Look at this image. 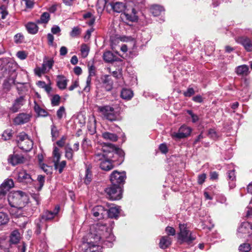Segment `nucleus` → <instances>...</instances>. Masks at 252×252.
<instances>
[{
  "instance_id": "1",
  "label": "nucleus",
  "mask_w": 252,
  "mask_h": 252,
  "mask_svg": "<svg viewBox=\"0 0 252 252\" xmlns=\"http://www.w3.org/2000/svg\"><path fill=\"white\" fill-rule=\"evenodd\" d=\"M124 158V152L111 144H104L101 150H97L94 155V161H100V168L105 171H110L114 168L113 162L118 161L117 164L122 163Z\"/></svg>"
},
{
  "instance_id": "2",
  "label": "nucleus",
  "mask_w": 252,
  "mask_h": 252,
  "mask_svg": "<svg viewBox=\"0 0 252 252\" xmlns=\"http://www.w3.org/2000/svg\"><path fill=\"white\" fill-rule=\"evenodd\" d=\"M88 239L83 245L88 248L85 252H99L98 243L109 242L114 240V236L111 233V228L105 223H97L90 227V233L88 235Z\"/></svg>"
},
{
  "instance_id": "3",
  "label": "nucleus",
  "mask_w": 252,
  "mask_h": 252,
  "mask_svg": "<svg viewBox=\"0 0 252 252\" xmlns=\"http://www.w3.org/2000/svg\"><path fill=\"white\" fill-rule=\"evenodd\" d=\"M7 199L9 205L15 208L16 217L28 216L32 214L26 211L28 210L26 208L29 202V197L25 193L21 191L11 192L8 194Z\"/></svg>"
},
{
  "instance_id": "4",
  "label": "nucleus",
  "mask_w": 252,
  "mask_h": 252,
  "mask_svg": "<svg viewBox=\"0 0 252 252\" xmlns=\"http://www.w3.org/2000/svg\"><path fill=\"white\" fill-rule=\"evenodd\" d=\"M179 232L177 234L178 239L181 243H186L190 245L196 239V235L189 229L187 224L180 223L179 225Z\"/></svg>"
},
{
  "instance_id": "5",
  "label": "nucleus",
  "mask_w": 252,
  "mask_h": 252,
  "mask_svg": "<svg viewBox=\"0 0 252 252\" xmlns=\"http://www.w3.org/2000/svg\"><path fill=\"white\" fill-rule=\"evenodd\" d=\"M95 108L97 109V112L100 113L105 119L110 121L117 120V115L113 107L109 105H96L95 106Z\"/></svg>"
},
{
  "instance_id": "6",
  "label": "nucleus",
  "mask_w": 252,
  "mask_h": 252,
  "mask_svg": "<svg viewBox=\"0 0 252 252\" xmlns=\"http://www.w3.org/2000/svg\"><path fill=\"white\" fill-rule=\"evenodd\" d=\"M106 197L112 200H116L121 199L122 197V189L119 185H112L105 190Z\"/></svg>"
},
{
  "instance_id": "7",
  "label": "nucleus",
  "mask_w": 252,
  "mask_h": 252,
  "mask_svg": "<svg viewBox=\"0 0 252 252\" xmlns=\"http://www.w3.org/2000/svg\"><path fill=\"white\" fill-rule=\"evenodd\" d=\"M98 3H102L103 8H108V6H110L111 9H112L114 12L117 13H121L124 11L126 8V5L125 3L122 2H113L110 3H107L106 0H99Z\"/></svg>"
},
{
  "instance_id": "8",
  "label": "nucleus",
  "mask_w": 252,
  "mask_h": 252,
  "mask_svg": "<svg viewBox=\"0 0 252 252\" xmlns=\"http://www.w3.org/2000/svg\"><path fill=\"white\" fill-rule=\"evenodd\" d=\"M251 35L252 37L243 35L235 39L237 43L241 44L248 52L252 51V32H251Z\"/></svg>"
},
{
  "instance_id": "9",
  "label": "nucleus",
  "mask_w": 252,
  "mask_h": 252,
  "mask_svg": "<svg viewBox=\"0 0 252 252\" xmlns=\"http://www.w3.org/2000/svg\"><path fill=\"white\" fill-rule=\"evenodd\" d=\"M252 233V224L245 221L241 223L237 230V236L239 238H245Z\"/></svg>"
},
{
  "instance_id": "10",
  "label": "nucleus",
  "mask_w": 252,
  "mask_h": 252,
  "mask_svg": "<svg viewBox=\"0 0 252 252\" xmlns=\"http://www.w3.org/2000/svg\"><path fill=\"white\" fill-rule=\"evenodd\" d=\"M191 132L190 127L182 126H181L178 132H174L171 134V137L176 140L184 138L190 135Z\"/></svg>"
},
{
  "instance_id": "11",
  "label": "nucleus",
  "mask_w": 252,
  "mask_h": 252,
  "mask_svg": "<svg viewBox=\"0 0 252 252\" xmlns=\"http://www.w3.org/2000/svg\"><path fill=\"white\" fill-rule=\"evenodd\" d=\"M110 178L112 184L120 186L121 184H123L125 182L126 178V173L115 170L111 174Z\"/></svg>"
},
{
  "instance_id": "12",
  "label": "nucleus",
  "mask_w": 252,
  "mask_h": 252,
  "mask_svg": "<svg viewBox=\"0 0 252 252\" xmlns=\"http://www.w3.org/2000/svg\"><path fill=\"white\" fill-rule=\"evenodd\" d=\"M79 149V143L76 142L72 148L69 144H67L65 147V157L68 160H72L73 157L74 152H77Z\"/></svg>"
},
{
  "instance_id": "13",
  "label": "nucleus",
  "mask_w": 252,
  "mask_h": 252,
  "mask_svg": "<svg viewBox=\"0 0 252 252\" xmlns=\"http://www.w3.org/2000/svg\"><path fill=\"white\" fill-rule=\"evenodd\" d=\"M93 216L97 219H101L104 218L106 215V210L100 205L95 206L92 210Z\"/></svg>"
},
{
  "instance_id": "14",
  "label": "nucleus",
  "mask_w": 252,
  "mask_h": 252,
  "mask_svg": "<svg viewBox=\"0 0 252 252\" xmlns=\"http://www.w3.org/2000/svg\"><path fill=\"white\" fill-rule=\"evenodd\" d=\"M25 102L24 97L21 96L14 100L12 106L9 108V110L13 113L17 112L24 104Z\"/></svg>"
},
{
  "instance_id": "15",
  "label": "nucleus",
  "mask_w": 252,
  "mask_h": 252,
  "mask_svg": "<svg viewBox=\"0 0 252 252\" xmlns=\"http://www.w3.org/2000/svg\"><path fill=\"white\" fill-rule=\"evenodd\" d=\"M17 179L20 182L25 183H30L32 181L31 176L25 170H21L18 172Z\"/></svg>"
},
{
  "instance_id": "16",
  "label": "nucleus",
  "mask_w": 252,
  "mask_h": 252,
  "mask_svg": "<svg viewBox=\"0 0 252 252\" xmlns=\"http://www.w3.org/2000/svg\"><path fill=\"white\" fill-rule=\"evenodd\" d=\"M101 80L103 87L105 88L107 91H109L112 90L113 88V81L111 79V77L110 75H103L101 77Z\"/></svg>"
},
{
  "instance_id": "17",
  "label": "nucleus",
  "mask_w": 252,
  "mask_h": 252,
  "mask_svg": "<svg viewBox=\"0 0 252 252\" xmlns=\"http://www.w3.org/2000/svg\"><path fill=\"white\" fill-rule=\"evenodd\" d=\"M229 170L227 173V180L230 181L231 182H229V187L231 189H233L235 186V184L234 181L235 180L236 176L235 175V170L233 168V164H230L228 165Z\"/></svg>"
},
{
  "instance_id": "18",
  "label": "nucleus",
  "mask_w": 252,
  "mask_h": 252,
  "mask_svg": "<svg viewBox=\"0 0 252 252\" xmlns=\"http://www.w3.org/2000/svg\"><path fill=\"white\" fill-rule=\"evenodd\" d=\"M30 120L29 115L25 113L19 114L14 120V122L16 125H23L28 123Z\"/></svg>"
},
{
  "instance_id": "19",
  "label": "nucleus",
  "mask_w": 252,
  "mask_h": 252,
  "mask_svg": "<svg viewBox=\"0 0 252 252\" xmlns=\"http://www.w3.org/2000/svg\"><path fill=\"white\" fill-rule=\"evenodd\" d=\"M18 146L23 151L28 152L32 149L33 147V142L28 137V138H26L25 140L20 142Z\"/></svg>"
},
{
  "instance_id": "20",
  "label": "nucleus",
  "mask_w": 252,
  "mask_h": 252,
  "mask_svg": "<svg viewBox=\"0 0 252 252\" xmlns=\"http://www.w3.org/2000/svg\"><path fill=\"white\" fill-rule=\"evenodd\" d=\"M95 68L94 65H91L89 67V75L88 76L86 80V85L84 88V91L89 92L90 91V85L91 83V76L95 75Z\"/></svg>"
},
{
  "instance_id": "21",
  "label": "nucleus",
  "mask_w": 252,
  "mask_h": 252,
  "mask_svg": "<svg viewBox=\"0 0 252 252\" xmlns=\"http://www.w3.org/2000/svg\"><path fill=\"white\" fill-rule=\"evenodd\" d=\"M249 68L247 65L243 64L237 66L235 69V73L239 76H247L249 74Z\"/></svg>"
},
{
  "instance_id": "22",
  "label": "nucleus",
  "mask_w": 252,
  "mask_h": 252,
  "mask_svg": "<svg viewBox=\"0 0 252 252\" xmlns=\"http://www.w3.org/2000/svg\"><path fill=\"white\" fill-rule=\"evenodd\" d=\"M24 160V158L22 155L15 154L10 156L8 159L9 162L13 165L23 163Z\"/></svg>"
},
{
  "instance_id": "23",
  "label": "nucleus",
  "mask_w": 252,
  "mask_h": 252,
  "mask_svg": "<svg viewBox=\"0 0 252 252\" xmlns=\"http://www.w3.org/2000/svg\"><path fill=\"white\" fill-rule=\"evenodd\" d=\"M60 207L59 206H57L53 212L48 211H45L42 216V219L47 220H52L58 213Z\"/></svg>"
},
{
  "instance_id": "24",
  "label": "nucleus",
  "mask_w": 252,
  "mask_h": 252,
  "mask_svg": "<svg viewBox=\"0 0 252 252\" xmlns=\"http://www.w3.org/2000/svg\"><path fill=\"white\" fill-rule=\"evenodd\" d=\"M68 80L63 75H58L57 77V85L61 90H64L66 88Z\"/></svg>"
},
{
  "instance_id": "25",
  "label": "nucleus",
  "mask_w": 252,
  "mask_h": 252,
  "mask_svg": "<svg viewBox=\"0 0 252 252\" xmlns=\"http://www.w3.org/2000/svg\"><path fill=\"white\" fill-rule=\"evenodd\" d=\"M171 242L172 239L170 237L164 236L160 240L159 246L162 249H165L171 244Z\"/></svg>"
},
{
  "instance_id": "26",
  "label": "nucleus",
  "mask_w": 252,
  "mask_h": 252,
  "mask_svg": "<svg viewBox=\"0 0 252 252\" xmlns=\"http://www.w3.org/2000/svg\"><path fill=\"white\" fill-rule=\"evenodd\" d=\"M120 208L118 206L111 207L108 210H106V214L110 218L116 219L119 216Z\"/></svg>"
},
{
  "instance_id": "27",
  "label": "nucleus",
  "mask_w": 252,
  "mask_h": 252,
  "mask_svg": "<svg viewBox=\"0 0 252 252\" xmlns=\"http://www.w3.org/2000/svg\"><path fill=\"white\" fill-rule=\"evenodd\" d=\"M91 166H86L85 176L83 178L84 182L86 185L89 184L92 180V174L91 171Z\"/></svg>"
},
{
  "instance_id": "28",
  "label": "nucleus",
  "mask_w": 252,
  "mask_h": 252,
  "mask_svg": "<svg viewBox=\"0 0 252 252\" xmlns=\"http://www.w3.org/2000/svg\"><path fill=\"white\" fill-rule=\"evenodd\" d=\"M151 12L155 16H159L164 11V8L159 5H154L151 6Z\"/></svg>"
},
{
  "instance_id": "29",
  "label": "nucleus",
  "mask_w": 252,
  "mask_h": 252,
  "mask_svg": "<svg viewBox=\"0 0 252 252\" xmlns=\"http://www.w3.org/2000/svg\"><path fill=\"white\" fill-rule=\"evenodd\" d=\"M102 137L106 140H110L112 142H116L118 140L117 135L109 132H104L102 134Z\"/></svg>"
},
{
  "instance_id": "30",
  "label": "nucleus",
  "mask_w": 252,
  "mask_h": 252,
  "mask_svg": "<svg viewBox=\"0 0 252 252\" xmlns=\"http://www.w3.org/2000/svg\"><path fill=\"white\" fill-rule=\"evenodd\" d=\"M26 29L28 32L31 34H35L38 30L36 24L32 22L28 23L26 25Z\"/></svg>"
},
{
  "instance_id": "31",
  "label": "nucleus",
  "mask_w": 252,
  "mask_h": 252,
  "mask_svg": "<svg viewBox=\"0 0 252 252\" xmlns=\"http://www.w3.org/2000/svg\"><path fill=\"white\" fill-rule=\"evenodd\" d=\"M20 239V234L17 230H15L10 235V242L13 244L17 243Z\"/></svg>"
},
{
  "instance_id": "32",
  "label": "nucleus",
  "mask_w": 252,
  "mask_h": 252,
  "mask_svg": "<svg viewBox=\"0 0 252 252\" xmlns=\"http://www.w3.org/2000/svg\"><path fill=\"white\" fill-rule=\"evenodd\" d=\"M121 97L125 99H130L133 96L132 92L127 89H123L121 93Z\"/></svg>"
},
{
  "instance_id": "33",
  "label": "nucleus",
  "mask_w": 252,
  "mask_h": 252,
  "mask_svg": "<svg viewBox=\"0 0 252 252\" xmlns=\"http://www.w3.org/2000/svg\"><path fill=\"white\" fill-rule=\"evenodd\" d=\"M54 163L55 169L58 170L59 173H61L63 172V168L65 167L66 164V162L65 160H63L61 162H55Z\"/></svg>"
},
{
  "instance_id": "34",
  "label": "nucleus",
  "mask_w": 252,
  "mask_h": 252,
  "mask_svg": "<svg viewBox=\"0 0 252 252\" xmlns=\"http://www.w3.org/2000/svg\"><path fill=\"white\" fill-rule=\"evenodd\" d=\"M53 162H57V161H59L61 158V154L60 152V150L56 147H55L54 148V150L53 152Z\"/></svg>"
},
{
  "instance_id": "35",
  "label": "nucleus",
  "mask_w": 252,
  "mask_h": 252,
  "mask_svg": "<svg viewBox=\"0 0 252 252\" xmlns=\"http://www.w3.org/2000/svg\"><path fill=\"white\" fill-rule=\"evenodd\" d=\"M54 63V62L53 59L51 58L48 59L47 57H45L43 60V63L42 64L46 67V68L48 67V68L50 69L52 68Z\"/></svg>"
},
{
  "instance_id": "36",
  "label": "nucleus",
  "mask_w": 252,
  "mask_h": 252,
  "mask_svg": "<svg viewBox=\"0 0 252 252\" xmlns=\"http://www.w3.org/2000/svg\"><path fill=\"white\" fill-rule=\"evenodd\" d=\"M103 58L104 60L108 63L112 62L114 61V56L112 53L107 51L103 54Z\"/></svg>"
},
{
  "instance_id": "37",
  "label": "nucleus",
  "mask_w": 252,
  "mask_h": 252,
  "mask_svg": "<svg viewBox=\"0 0 252 252\" xmlns=\"http://www.w3.org/2000/svg\"><path fill=\"white\" fill-rule=\"evenodd\" d=\"M9 245L8 242L2 241L0 243V252H9Z\"/></svg>"
},
{
  "instance_id": "38",
  "label": "nucleus",
  "mask_w": 252,
  "mask_h": 252,
  "mask_svg": "<svg viewBox=\"0 0 252 252\" xmlns=\"http://www.w3.org/2000/svg\"><path fill=\"white\" fill-rule=\"evenodd\" d=\"M240 252H249L251 250V246L248 243H243L239 247Z\"/></svg>"
},
{
  "instance_id": "39",
  "label": "nucleus",
  "mask_w": 252,
  "mask_h": 252,
  "mask_svg": "<svg viewBox=\"0 0 252 252\" xmlns=\"http://www.w3.org/2000/svg\"><path fill=\"white\" fill-rule=\"evenodd\" d=\"M81 55L82 57L86 58L89 53V48L86 44H83L81 47Z\"/></svg>"
},
{
  "instance_id": "40",
  "label": "nucleus",
  "mask_w": 252,
  "mask_h": 252,
  "mask_svg": "<svg viewBox=\"0 0 252 252\" xmlns=\"http://www.w3.org/2000/svg\"><path fill=\"white\" fill-rule=\"evenodd\" d=\"M59 132L56 126L55 125L51 126V135L52 137V140L54 141L57 137H58Z\"/></svg>"
},
{
  "instance_id": "41",
  "label": "nucleus",
  "mask_w": 252,
  "mask_h": 252,
  "mask_svg": "<svg viewBox=\"0 0 252 252\" xmlns=\"http://www.w3.org/2000/svg\"><path fill=\"white\" fill-rule=\"evenodd\" d=\"M46 70V67L42 64L41 67H36L34 69V72L37 75L40 76L42 74L45 73Z\"/></svg>"
},
{
  "instance_id": "42",
  "label": "nucleus",
  "mask_w": 252,
  "mask_h": 252,
  "mask_svg": "<svg viewBox=\"0 0 252 252\" xmlns=\"http://www.w3.org/2000/svg\"><path fill=\"white\" fill-rule=\"evenodd\" d=\"M6 189H9L14 187V182L12 179H8L4 181L2 184Z\"/></svg>"
},
{
  "instance_id": "43",
  "label": "nucleus",
  "mask_w": 252,
  "mask_h": 252,
  "mask_svg": "<svg viewBox=\"0 0 252 252\" xmlns=\"http://www.w3.org/2000/svg\"><path fill=\"white\" fill-rule=\"evenodd\" d=\"M49 14L47 12L43 13L40 17V20L38 21V23H46L49 19Z\"/></svg>"
},
{
  "instance_id": "44",
  "label": "nucleus",
  "mask_w": 252,
  "mask_h": 252,
  "mask_svg": "<svg viewBox=\"0 0 252 252\" xmlns=\"http://www.w3.org/2000/svg\"><path fill=\"white\" fill-rule=\"evenodd\" d=\"M61 97L58 94L54 95L51 99V103L53 106H58L60 104Z\"/></svg>"
},
{
  "instance_id": "45",
  "label": "nucleus",
  "mask_w": 252,
  "mask_h": 252,
  "mask_svg": "<svg viewBox=\"0 0 252 252\" xmlns=\"http://www.w3.org/2000/svg\"><path fill=\"white\" fill-rule=\"evenodd\" d=\"M8 220L7 216L4 213L0 212V225L6 224Z\"/></svg>"
},
{
  "instance_id": "46",
  "label": "nucleus",
  "mask_w": 252,
  "mask_h": 252,
  "mask_svg": "<svg viewBox=\"0 0 252 252\" xmlns=\"http://www.w3.org/2000/svg\"><path fill=\"white\" fill-rule=\"evenodd\" d=\"M232 124V122L231 121H229L228 122L224 123L223 124L224 125L223 132H225L226 131V133L230 132L231 130H232V127H231Z\"/></svg>"
},
{
  "instance_id": "47",
  "label": "nucleus",
  "mask_w": 252,
  "mask_h": 252,
  "mask_svg": "<svg viewBox=\"0 0 252 252\" xmlns=\"http://www.w3.org/2000/svg\"><path fill=\"white\" fill-rule=\"evenodd\" d=\"M80 34V29L78 27H74L70 33L72 37H76Z\"/></svg>"
},
{
  "instance_id": "48",
  "label": "nucleus",
  "mask_w": 252,
  "mask_h": 252,
  "mask_svg": "<svg viewBox=\"0 0 252 252\" xmlns=\"http://www.w3.org/2000/svg\"><path fill=\"white\" fill-rule=\"evenodd\" d=\"M24 39V35L20 33H17L14 36V41L16 43H22Z\"/></svg>"
},
{
  "instance_id": "49",
  "label": "nucleus",
  "mask_w": 252,
  "mask_h": 252,
  "mask_svg": "<svg viewBox=\"0 0 252 252\" xmlns=\"http://www.w3.org/2000/svg\"><path fill=\"white\" fill-rule=\"evenodd\" d=\"M41 168L47 174L51 173L52 167L44 163L40 164Z\"/></svg>"
},
{
  "instance_id": "50",
  "label": "nucleus",
  "mask_w": 252,
  "mask_h": 252,
  "mask_svg": "<svg viewBox=\"0 0 252 252\" xmlns=\"http://www.w3.org/2000/svg\"><path fill=\"white\" fill-rule=\"evenodd\" d=\"M65 114V108L63 106H61L57 112V115L59 119L62 118L63 115Z\"/></svg>"
},
{
  "instance_id": "51",
  "label": "nucleus",
  "mask_w": 252,
  "mask_h": 252,
  "mask_svg": "<svg viewBox=\"0 0 252 252\" xmlns=\"http://www.w3.org/2000/svg\"><path fill=\"white\" fill-rule=\"evenodd\" d=\"M12 131L10 130H5L2 134V138L4 140H8L12 136Z\"/></svg>"
},
{
  "instance_id": "52",
  "label": "nucleus",
  "mask_w": 252,
  "mask_h": 252,
  "mask_svg": "<svg viewBox=\"0 0 252 252\" xmlns=\"http://www.w3.org/2000/svg\"><path fill=\"white\" fill-rule=\"evenodd\" d=\"M195 94V91L192 88H189L187 91L184 92V95L186 97H190Z\"/></svg>"
},
{
  "instance_id": "53",
  "label": "nucleus",
  "mask_w": 252,
  "mask_h": 252,
  "mask_svg": "<svg viewBox=\"0 0 252 252\" xmlns=\"http://www.w3.org/2000/svg\"><path fill=\"white\" fill-rule=\"evenodd\" d=\"M28 138V136L27 134L24 132L20 133L17 137L18 145H19L20 142L25 140V139Z\"/></svg>"
},
{
  "instance_id": "54",
  "label": "nucleus",
  "mask_w": 252,
  "mask_h": 252,
  "mask_svg": "<svg viewBox=\"0 0 252 252\" xmlns=\"http://www.w3.org/2000/svg\"><path fill=\"white\" fill-rule=\"evenodd\" d=\"M165 232L168 234V235L174 236L176 233L175 229L173 227L170 226L166 227L165 229Z\"/></svg>"
},
{
  "instance_id": "55",
  "label": "nucleus",
  "mask_w": 252,
  "mask_h": 252,
  "mask_svg": "<svg viewBox=\"0 0 252 252\" xmlns=\"http://www.w3.org/2000/svg\"><path fill=\"white\" fill-rule=\"evenodd\" d=\"M206 178V175L205 173L200 174L198 176L197 182L198 184L202 185Z\"/></svg>"
},
{
  "instance_id": "56",
  "label": "nucleus",
  "mask_w": 252,
  "mask_h": 252,
  "mask_svg": "<svg viewBox=\"0 0 252 252\" xmlns=\"http://www.w3.org/2000/svg\"><path fill=\"white\" fill-rule=\"evenodd\" d=\"M187 113L191 116L193 123H195L198 121V117L194 114L192 111L188 110Z\"/></svg>"
},
{
  "instance_id": "57",
  "label": "nucleus",
  "mask_w": 252,
  "mask_h": 252,
  "mask_svg": "<svg viewBox=\"0 0 252 252\" xmlns=\"http://www.w3.org/2000/svg\"><path fill=\"white\" fill-rule=\"evenodd\" d=\"M6 188L1 185L0 186V198H2L8 191V189H6Z\"/></svg>"
},
{
  "instance_id": "58",
  "label": "nucleus",
  "mask_w": 252,
  "mask_h": 252,
  "mask_svg": "<svg viewBox=\"0 0 252 252\" xmlns=\"http://www.w3.org/2000/svg\"><path fill=\"white\" fill-rule=\"evenodd\" d=\"M66 139V137L65 136H62L61 139L57 142V144L60 147H63L65 144V141Z\"/></svg>"
},
{
  "instance_id": "59",
  "label": "nucleus",
  "mask_w": 252,
  "mask_h": 252,
  "mask_svg": "<svg viewBox=\"0 0 252 252\" xmlns=\"http://www.w3.org/2000/svg\"><path fill=\"white\" fill-rule=\"evenodd\" d=\"M17 56L21 60H24L27 57V55L24 51H19L17 53Z\"/></svg>"
},
{
  "instance_id": "60",
  "label": "nucleus",
  "mask_w": 252,
  "mask_h": 252,
  "mask_svg": "<svg viewBox=\"0 0 252 252\" xmlns=\"http://www.w3.org/2000/svg\"><path fill=\"white\" fill-rule=\"evenodd\" d=\"M159 149L163 154H166L168 152L167 146L165 144H161L159 145Z\"/></svg>"
},
{
  "instance_id": "61",
  "label": "nucleus",
  "mask_w": 252,
  "mask_h": 252,
  "mask_svg": "<svg viewBox=\"0 0 252 252\" xmlns=\"http://www.w3.org/2000/svg\"><path fill=\"white\" fill-rule=\"evenodd\" d=\"M37 180L40 184V188H42L44 183V176L42 175H39L37 177Z\"/></svg>"
},
{
  "instance_id": "62",
  "label": "nucleus",
  "mask_w": 252,
  "mask_h": 252,
  "mask_svg": "<svg viewBox=\"0 0 252 252\" xmlns=\"http://www.w3.org/2000/svg\"><path fill=\"white\" fill-rule=\"evenodd\" d=\"M61 31V29L60 27L58 26H54L51 29V32L53 34H57L60 32Z\"/></svg>"
},
{
  "instance_id": "63",
  "label": "nucleus",
  "mask_w": 252,
  "mask_h": 252,
  "mask_svg": "<svg viewBox=\"0 0 252 252\" xmlns=\"http://www.w3.org/2000/svg\"><path fill=\"white\" fill-rule=\"evenodd\" d=\"M67 53V49L65 46H62L60 50V54L61 56H65Z\"/></svg>"
},
{
  "instance_id": "64",
  "label": "nucleus",
  "mask_w": 252,
  "mask_h": 252,
  "mask_svg": "<svg viewBox=\"0 0 252 252\" xmlns=\"http://www.w3.org/2000/svg\"><path fill=\"white\" fill-rule=\"evenodd\" d=\"M192 100L194 101H195L196 102H198V103H201L203 101L202 98L201 96L200 95H197L194 96L192 98Z\"/></svg>"
}]
</instances>
